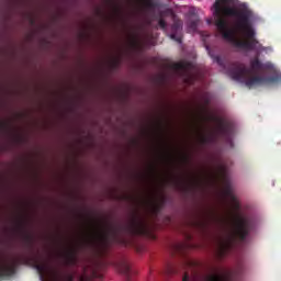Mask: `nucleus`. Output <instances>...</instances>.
Masks as SVG:
<instances>
[{
  "label": "nucleus",
  "instance_id": "c85d7f7f",
  "mask_svg": "<svg viewBox=\"0 0 281 281\" xmlns=\"http://www.w3.org/2000/svg\"><path fill=\"white\" fill-rule=\"evenodd\" d=\"M237 71H247V69H237Z\"/></svg>",
  "mask_w": 281,
  "mask_h": 281
},
{
  "label": "nucleus",
  "instance_id": "ddd939ff",
  "mask_svg": "<svg viewBox=\"0 0 281 281\" xmlns=\"http://www.w3.org/2000/svg\"><path fill=\"white\" fill-rule=\"evenodd\" d=\"M234 272H225L223 274L213 273L206 277L205 281H232L229 278H233Z\"/></svg>",
  "mask_w": 281,
  "mask_h": 281
},
{
  "label": "nucleus",
  "instance_id": "393cba45",
  "mask_svg": "<svg viewBox=\"0 0 281 281\" xmlns=\"http://www.w3.org/2000/svg\"><path fill=\"white\" fill-rule=\"evenodd\" d=\"M182 281H190V274L188 272L184 273Z\"/></svg>",
  "mask_w": 281,
  "mask_h": 281
},
{
  "label": "nucleus",
  "instance_id": "4468645a",
  "mask_svg": "<svg viewBox=\"0 0 281 281\" xmlns=\"http://www.w3.org/2000/svg\"><path fill=\"white\" fill-rule=\"evenodd\" d=\"M18 231L22 233V238H23L25 247H27V249H32V247L34 245V237H32V235L25 233V231L23 228V224H20L18 226Z\"/></svg>",
  "mask_w": 281,
  "mask_h": 281
},
{
  "label": "nucleus",
  "instance_id": "39448f33",
  "mask_svg": "<svg viewBox=\"0 0 281 281\" xmlns=\"http://www.w3.org/2000/svg\"><path fill=\"white\" fill-rule=\"evenodd\" d=\"M151 64L160 71H190V69H192V63L186 59L175 61L172 59L157 56L151 58Z\"/></svg>",
  "mask_w": 281,
  "mask_h": 281
},
{
  "label": "nucleus",
  "instance_id": "c756f323",
  "mask_svg": "<svg viewBox=\"0 0 281 281\" xmlns=\"http://www.w3.org/2000/svg\"><path fill=\"white\" fill-rule=\"evenodd\" d=\"M189 78H194V76H192V75H189Z\"/></svg>",
  "mask_w": 281,
  "mask_h": 281
},
{
  "label": "nucleus",
  "instance_id": "a878e982",
  "mask_svg": "<svg viewBox=\"0 0 281 281\" xmlns=\"http://www.w3.org/2000/svg\"><path fill=\"white\" fill-rule=\"evenodd\" d=\"M235 207L236 210H240V204H238V202H235Z\"/></svg>",
  "mask_w": 281,
  "mask_h": 281
},
{
  "label": "nucleus",
  "instance_id": "f8f14e48",
  "mask_svg": "<svg viewBox=\"0 0 281 281\" xmlns=\"http://www.w3.org/2000/svg\"><path fill=\"white\" fill-rule=\"evenodd\" d=\"M116 269L120 271V273L125 276L126 280H131V266L126 259H121L119 262H116Z\"/></svg>",
  "mask_w": 281,
  "mask_h": 281
},
{
  "label": "nucleus",
  "instance_id": "6ab92c4d",
  "mask_svg": "<svg viewBox=\"0 0 281 281\" xmlns=\"http://www.w3.org/2000/svg\"><path fill=\"white\" fill-rule=\"evenodd\" d=\"M194 226L198 227V229H205L207 227V221L199 218L194 222Z\"/></svg>",
  "mask_w": 281,
  "mask_h": 281
},
{
  "label": "nucleus",
  "instance_id": "aec40b11",
  "mask_svg": "<svg viewBox=\"0 0 281 281\" xmlns=\"http://www.w3.org/2000/svg\"><path fill=\"white\" fill-rule=\"evenodd\" d=\"M167 276H172L173 273H179L177 267L169 265L166 270Z\"/></svg>",
  "mask_w": 281,
  "mask_h": 281
},
{
  "label": "nucleus",
  "instance_id": "6e6552de",
  "mask_svg": "<svg viewBox=\"0 0 281 281\" xmlns=\"http://www.w3.org/2000/svg\"><path fill=\"white\" fill-rule=\"evenodd\" d=\"M102 278L100 263L90 262L88 266L83 267V276L80 278V281L102 280Z\"/></svg>",
  "mask_w": 281,
  "mask_h": 281
},
{
  "label": "nucleus",
  "instance_id": "f03ea898",
  "mask_svg": "<svg viewBox=\"0 0 281 281\" xmlns=\"http://www.w3.org/2000/svg\"><path fill=\"white\" fill-rule=\"evenodd\" d=\"M122 231L128 232L131 236H146L149 232L148 221L144 217L135 216L127 226L108 224L104 231L88 239L87 245L91 247L95 256L104 258L111 247V237L115 238L123 247H131V245H133V240L125 237H117Z\"/></svg>",
  "mask_w": 281,
  "mask_h": 281
},
{
  "label": "nucleus",
  "instance_id": "a211bd4d",
  "mask_svg": "<svg viewBox=\"0 0 281 281\" xmlns=\"http://www.w3.org/2000/svg\"><path fill=\"white\" fill-rule=\"evenodd\" d=\"M182 267H183V269H194V268L199 267V263L196 261L186 259L182 262Z\"/></svg>",
  "mask_w": 281,
  "mask_h": 281
},
{
  "label": "nucleus",
  "instance_id": "2f4dec72",
  "mask_svg": "<svg viewBox=\"0 0 281 281\" xmlns=\"http://www.w3.org/2000/svg\"><path fill=\"white\" fill-rule=\"evenodd\" d=\"M184 159H186V161H188V157H186Z\"/></svg>",
  "mask_w": 281,
  "mask_h": 281
},
{
  "label": "nucleus",
  "instance_id": "f3484780",
  "mask_svg": "<svg viewBox=\"0 0 281 281\" xmlns=\"http://www.w3.org/2000/svg\"><path fill=\"white\" fill-rule=\"evenodd\" d=\"M250 67L255 70L258 71L260 69H262V61H260V59L258 57H255L251 61H250Z\"/></svg>",
  "mask_w": 281,
  "mask_h": 281
},
{
  "label": "nucleus",
  "instance_id": "20e7f679",
  "mask_svg": "<svg viewBox=\"0 0 281 281\" xmlns=\"http://www.w3.org/2000/svg\"><path fill=\"white\" fill-rule=\"evenodd\" d=\"M226 75L231 80L240 82L248 89H256V87H276V85H281V75L278 72L271 75H255L250 71H228Z\"/></svg>",
  "mask_w": 281,
  "mask_h": 281
},
{
  "label": "nucleus",
  "instance_id": "f257e3e1",
  "mask_svg": "<svg viewBox=\"0 0 281 281\" xmlns=\"http://www.w3.org/2000/svg\"><path fill=\"white\" fill-rule=\"evenodd\" d=\"M232 0H215L213 8L215 26L222 38L227 41L237 49L254 52L258 40L256 31L251 26V11L248 9H236L231 7Z\"/></svg>",
  "mask_w": 281,
  "mask_h": 281
},
{
  "label": "nucleus",
  "instance_id": "7c9ffc66",
  "mask_svg": "<svg viewBox=\"0 0 281 281\" xmlns=\"http://www.w3.org/2000/svg\"><path fill=\"white\" fill-rule=\"evenodd\" d=\"M189 85H192V81H188Z\"/></svg>",
  "mask_w": 281,
  "mask_h": 281
},
{
  "label": "nucleus",
  "instance_id": "bb28decb",
  "mask_svg": "<svg viewBox=\"0 0 281 281\" xmlns=\"http://www.w3.org/2000/svg\"><path fill=\"white\" fill-rule=\"evenodd\" d=\"M123 199H124L125 201H128V200L131 199V196L124 195Z\"/></svg>",
  "mask_w": 281,
  "mask_h": 281
},
{
  "label": "nucleus",
  "instance_id": "dca6fc26",
  "mask_svg": "<svg viewBox=\"0 0 281 281\" xmlns=\"http://www.w3.org/2000/svg\"><path fill=\"white\" fill-rule=\"evenodd\" d=\"M212 142H214V136H212V135H201L199 137V143L202 146H207V144H212Z\"/></svg>",
  "mask_w": 281,
  "mask_h": 281
},
{
  "label": "nucleus",
  "instance_id": "1a4fd4ad",
  "mask_svg": "<svg viewBox=\"0 0 281 281\" xmlns=\"http://www.w3.org/2000/svg\"><path fill=\"white\" fill-rule=\"evenodd\" d=\"M18 266L19 263H16V261H12L11 263L0 262V280H5V278H12V276L16 273Z\"/></svg>",
  "mask_w": 281,
  "mask_h": 281
},
{
  "label": "nucleus",
  "instance_id": "7ed1b4c3",
  "mask_svg": "<svg viewBox=\"0 0 281 281\" xmlns=\"http://www.w3.org/2000/svg\"><path fill=\"white\" fill-rule=\"evenodd\" d=\"M254 229V221L249 216L237 215L233 223V232L217 240L216 256L220 260L226 258L227 255L236 247V244L245 243L247 236Z\"/></svg>",
  "mask_w": 281,
  "mask_h": 281
},
{
  "label": "nucleus",
  "instance_id": "0eeeda50",
  "mask_svg": "<svg viewBox=\"0 0 281 281\" xmlns=\"http://www.w3.org/2000/svg\"><path fill=\"white\" fill-rule=\"evenodd\" d=\"M213 122L217 124V131L220 135H223L226 144L229 145L231 148H234V140H232V133L234 132V125L231 122L223 121V119H218L216 116H212Z\"/></svg>",
  "mask_w": 281,
  "mask_h": 281
},
{
  "label": "nucleus",
  "instance_id": "473e14b6",
  "mask_svg": "<svg viewBox=\"0 0 281 281\" xmlns=\"http://www.w3.org/2000/svg\"><path fill=\"white\" fill-rule=\"evenodd\" d=\"M227 192H229V188L227 189Z\"/></svg>",
  "mask_w": 281,
  "mask_h": 281
},
{
  "label": "nucleus",
  "instance_id": "b1692460",
  "mask_svg": "<svg viewBox=\"0 0 281 281\" xmlns=\"http://www.w3.org/2000/svg\"><path fill=\"white\" fill-rule=\"evenodd\" d=\"M1 128H2V131H9L10 124H8V123H2V124H1Z\"/></svg>",
  "mask_w": 281,
  "mask_h": 281
},
{
  "label": "nucleus",
  "instance_id": "412c9836",
  "mask_svg": "<svg viewBox=\"0 0 281 281\" xmlns=\"http://www.w3.org/2000/svg\"><path fill=\"white\" fill-rule=\"evenodd\" d=\"M198 26H199L198 21H189L188 22V27H189V30H192V32H196Z\"/></svg>",
  "mask_w": 281,
  "mask_h": 281
},
{
  "label": "nucleus",
  "instance_id": "9b49d317",
  "mask_svg": "<svg viewBox=\"0 0 281 281\" xmlns=\"http://www.w3.org/2000/svg\"><path fill=\"white\" fill-rule=\"evenodd\" d=\"M181 30H183V22L181 20H176L171 25L170 40L181 44Z\"/></svg>",
  "mask_w": 281,
  "mask_h": 281
},
{
  "label": "nucleus",
  "instance_id": "4be33fe9",
  "mask_svg": "<svg viewBox=\"0 0 281 281\" xmlns=\"http://www.w3.org/2000/svg\"><path fill=\"white\" fill-rule=\"evenodd\" d=\"M158 25H159L160 30H166V27H168V23H166V20H164V18H160L158 20Z\"/></svg>",
  "mask_w": 281,
  "mask_h": 281
},
{
  "label": "nucleus",
  "instance_id": "cd10ccee",
  "mask_svg": "<svg viewBox=\"0 0 281 281\" xmlns=\"http://www.w3.org/2000/svg\"><path fill=\"white\" fill-rule=\"evenodd\" d=\"M221 170L223 172V176L225 177V167H221Z\"/></svg>",
  "mask_w": 281,
  "mask_h": 281
},
{
  "label": "nucleus",
  "instance_id": "5701e85b",
  "mask_svg": "<svg viewBox=\"0 0 281 281\" xmlns=\"http://www.w3.org/2000/svg\"><path fill=\"white\" fill-rule=\"evenodd\" d=\"M213 60L217 63V65H223V58H221V56L213 57Z\"/></svg>",
  "mask_w": 281,
  "mask_h": 281
},
{
  "label": "nucleus",
  "instance_id": "2eb2a0df",
  "mask_svg": "<svg viewBox=\"0 0 281 281\" xmlns=\"http://www.w3.org/2000/svg\"><path fill=\"white\" fill-rule=\"evenodd\" d=\"M77 254L78 251L76 249H70L66 255V263L76 265V262H78Z\"/></svg>",
  "mask_w": 281,
  "mask_h": 281
},
{
  "label": "nucleus",
  "instance_id": "9d476101",
  "mask_svg": "<svg viewBox=\"0 0 281 281\" xmlns=\"http://www.w3.org/2000/svg\"><path fill=\"white\" fill-rule=\"evenodd\" d=\"M147 45L148 44L145 41L139 40L137 35L130 36L128 47L134 52V54H144Z\"/></svg>",
  "mask_w": 281,
  "mask_h": 281
},
{
  "label": "nucleus",
  "instance_id": "423d86ee",
  "mask_svg": "<svg viewBox=\"0 0 281 281\" xmlns=\"http://www.w3.org/2000/svg\"><path fill=\"white\" fill-rule=\"evenodd\" d=\"M36 269L38 272L46 273L48 276L49 281H74V276L66 274L63 277L60 270L52 268L47 263H38L36 265Z\"/></svg>",
  "mask_w": 281,
  "mask_h": 281
}]
</instances>
